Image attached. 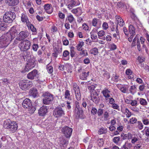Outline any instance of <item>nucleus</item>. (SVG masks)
I'll return each instance as SVG.
<instances>
[{
    "label": "nucleus",
    "mask_w": 149,
    "mask_h": 149,
    "mask_svg": "<svg viewBox=\"0 0 149 149\" xmlns=\"http://www.w3.org/2000/svg\"><path fill=\"white\" fill-rule=\"evenodd\" d=\"M109 27L108 23L106 22L103 23L102 25V29L104 30H107Z\"/></svg>",
    "instance_id": "5fc2aeb1"
},
{
    "label": "nucleus",
    "mask_w": 149,
    "mask_h": 149,
    "mask_svg": "<svg viewBox=\"0 0 149 149\" xmlns=\"http://www.w3.org/2000/svg\"><path fill=\"white\" fill-rule=\"evenodd\" d=\"M136 126L140 130H142L143 128V125L140 121H138L137 122Z\"/></svg>",
    "instance_id": "473e14b6"
},
{
    "label": "nucleus",
    "mask_w": 149,
    "mask_h": 149,
    "mask_svg": "<svg viewBox=\"0 0 149 149\" xmlns=\"http://www.w3.org/2000/svg\"><path fill=\"white\" fill-rule=\"evenodd\" d=\"M70 23H72L75 20V19L73 16L70 14L68 15L67 17Z\"/></svg>",
    "instance_id": "a19ab883"
},
{
    "label": "nucleus",
    "mask_w": 149,
    "mask_h": 149,
    "mask_svg": "<svg viewBox=\"0 0 149 149\" xmlns=\"http://www.w3.org/2000/svg\"><path fill=\"white\" fill-rule=\"evenodd\" d=\"M28 36V33L27 31H22L17 35L16 38L14 40L13 44L16 45L19 43V41H23Z\"/></svg>",
    "instance_id": "20e7f679"
},
{
    "label": "nucleus",
    "mask_w": 149,
    "mask_h": 149,
    "mask_svg": "<svg viewBox=\"0 0 149 149\" xmlns=\"http://www.w3.org/2000/svg\"><path fill=\"white\" fill-rule=\"evenodd\" d=\"M64 97L65 99L69 100L70 101H72L70 92L68 90H66L65 91L64 94Z\"/></svg>",
    "instance_id": "a878e982"
},
{
    "label": "nucleus",
    "mask_w": 149,
    "mask_h": 149,
    "mask_svg": "<svg viewBox=\"0 0 149 149\" xmlns=\"http://www.w3.org/2000/svg\"><path fill=\"white\" fill-rule=\"evenodd\" d=\"M137 60L138 61L139 63H138V64H139L140 63H141L143 62L144 61L145 58L143 56H139L137 59Z\"/></svg>",
    "instance_id": "3c124183"
},
{
    "label": "nucleus",
    "mask_w": 149,
    "mask_h": 149,
    "mask_svg": "<svg viewBox=\"0 0 149 149\" xmlns=\"http://www.w3.org/2000/svg\"><path fill=\"white\" fill-rule=\"evenodd\" d=\"M47 112V109L46 106H43L38 110V113L39 115L43 116L45 115Z\"/></svg>",
    "instance_id": "dca6fc26"
},
{
    "label": "nucleus",
    "mask_w": 149,
    "mask_h": 149,
    "mask_svg": "<svg viewBox=\"0 0 149 149\" xmlns=\"http://www.w3.org/2000/svg\"><path fill=\"white\" fill-rule=\"evenodd\" d=\"M139 139L137 135L134 134L132 139L131 142L132 143L134 144Z\"/></svg>",
    "instance_id": "2f4dec72"
},
{
    "label": "nucleus",
    "mask_w": 149,
    "mask_h": 149,
    "mask_svg": "<svg viewBox=\"0 0 149 149\" xmlns=\"http://www.w3.org/2000/svg\"><path fill=\"white\" fill-rule=\"evenodd\" d=\"M142 121L143 124L145 125H147L149 124V120L147 118H143L142 120Z\"/></svg>",
    "instance_id": "bf43d9fd"
},
{
    "label": "nucleus",
    "mask_w": 149,
    "mask_h": 149,
    "mask_svg": "<svg viewBox=\"0 0 149 149\" xmlns=\"http://www.w3.org/2000/svg\"><path fill=\"white\" fill-rule=\"evenodd\" d=\"M120 137L116 136L113 138V141L115 144H117L120 141Z\"/></svg>",
    "instance_id": "37998d69"
},
{
    "label": "nucleus",
    "mask_w": 149,
    "mask_h": 149,
    "mask_svg": "<svg viewBox=\"0 0 149 149\" xmlns=\"http://www.w3.org/2000/svg\"><path fill=\"white\" fill-rule=\"evenodd\" d=\"M103 110L102 109L100 108L97 111V113L99 116H101L103 113Z\"/></svg>",
    "instance_id": "774afa93"
},
{
    "label": "nucleus",
    "mask_w": 149,
    "mask_h": 149,
    "mask_svg": "<svg viewBox=\"0 0 149 149\" xmlns=\"http://www.w3.org/2000/svg\"><path fill=\"white\" fill-rule=\"evenodd\" d=\"M139 101L140 104L143 106H146L147 104V102L146 100L143 98H140Z\"/></svg>",
    "instance_id": "c9c22d12"
},
{
    "label": "nucleus",
    "mask_w": 149,
    "mask_h": 149,
    "mask_svg": "<svg viewBox=\"0 0 149 149\" xmlns=\"http://www.w3.org/2000/svg\"><path fill=\"white\" fill-rule=\"evenodd\" d=\"M92 25L96 28L99 29L101 24V22L96 18L93 19L92 21Z\"/></svg>",
    "instance_id": "4468645a"
},
{
    "label": "nucleus",
    "mask_w": 149,
    "mask_h": 149,
    "mask_svg": "<svg viewBox=\"0 0 149 149\" xmlns=\"http://www.w3.org/2000/svg\"><path fill=\"white\" fill-rule=\"evenodd\" d=\"M44 8L46 12L48 14H51L53 12L52 5L50 4H46L44 6Z\"/></svg>",
    "instance_id": "f3484780"
},
{
    "label": "nucleus",
    "mask_w": 149,
    "mask_h": 149,
    "mask_svg": "<svg viewBox=\"0 0 149 149\" xmlns=\"http://www.w3.org/2000/svg\"><path fill=\"white\" fill-rule=\"evenodd\" d=\"M69 52L67 50L64 51L63 53V56L65 60H68L69 59Z\"/></svg>",
    "instance_id": "cd10ccee"
},
{
    "label": "nucleus",
    "mask_w": 149,
    "mask_h": 149,
    "mask_svg": "<svg viewBox=\"0 0 149 149\" xmlns=\"http://www.w3.org/2000/svg\"><path fill=\"white\" fill-rule=\"evenodd\" d=\"M95 88V86L94 85H91L90 86H88V89L90 91L91 93H92L94 92V91H95L94 90Z\"/></svg>",
    "instance_id": "864d4df0"
},
{
    "label": "nucleus",
    "mask_w": 149,
    "mask_h": 149,
    "mask_svg": "<svg viewBox=\"0 0 149 149\" xmlns=\"http://www.w3.org/2000/svg\"><path fill=\"white\" fill-rule=\"evenodd\" d=\"M60 140V143L63 145L67 144L68 143V141L64 139L63 138H61Z\"/></svg>",
    "instance_id": "09e8293b"
},
{
    "label": "nucleus",
    "mask_w": 149,
    "mask_h": 149,
    "mask_svg": "<svg viewBox=\"0 0 149 149\" xmlns=\"http://www.w3.org/2000/svg\"><path fill=\"white\" fill-rule=\"evenodd\" d=\"M62 132L67 138H70L72 134V129L68 126L62 128L61 130Z\"/></svg>",
    "instance_id": "9d476101"
},
{
    "label": "nucleus",
    "mask_w": 149,
    "mask_h": 149,
    "mask_svg": "<svg viewBox=\"0 0 149 149\" xmlns=\"http://www.w3.org/2000/svg\"><path fill=\"white\" fill-rule=\"evenodd\" d=\"M98 38L99 39L102 38V37L105 34V32L104 31L101 30L97 33Z\"/></svg>",
    "instance_id": "c03bdc74"
},
{
    "label": "nucleus",
    "mask_w": 149,
    "mask_h": 149,
    "mask_svg": "<svg viewBox=\"0 0 149 149\" xmlns=\"http://www.w3.org/2000/svg\"><path fill=\"white\" fill-rule=\"evenodd\" d=\"M29 29H30L32 32V34L33 35H36L37 31L36 29L34 26L32 24L31 22L27 25Z\"/></svg>",
    "instance_id": "aec40b11"
},
{
    "label": "nucleus",
    "mask_w": 149,
    "mask_h": 149,
    "mask_svg": "<svg viewBox=\"0 0 149 149\" xmlns=\"http://www.w3.org/2000/svg\"><path fill=\"white\" fill-rule=\"evenodd\" d=\"M2 81L3 84L5 86H7L8 85L9 83L8 80L7 79H3L1 80Z\"/></svg>",
    "instance_id": "49530a36"
},
{
    "label": "nucleus",
    "mask_w": 149,
    "mask_h": 149,
    "mask_svg": "<svg viewBox=\"0 0 149 149\" xmlns=\"http://www.w3.org/2000/svg\"><path fill=\"white\" fill-rule=\"evenodd\" d=\"M129 30L130 34L132 35H135L134 28L132 25H130L129 26Z\"/></svg>",
    "instance_id": "c756f323"
},
{
    "label": "nucleus",
    "mask_w": 149,
    "mask_h": 149,
    "mask_svg": "<svg viewBox=\"0 0 149 149\" xmlns=\"http://www.w3.org/2000/svg\"><path fill=\"white\" fill-rule=\"evenodd\" d=\"M44 98L43 99V103L45 104H49L52 103L54 100V95L47 92L43 94Z\"/></svg>",
    "instance_id": "0eeeda50"
},
{
    "label": "nucleus",
    "mask_w": 149,
    "mask_h": 149,
    "mask_svg": "<svg viewBox=\"0 0 149 149\" xmlns=\"http://www.w3.org/2000/svg\"><path fill=\"white\" fill-rule=\"evenodd\" d=\"M110 49L111 50H114L117 48V46L114 43L111 44L109 45Z\"/></svg>",
    "instance_id": "6e6d98bb"
},
{
    "label": "nucleus",
    "mask_w": 149,
    "mask_h": 149,
    "mask_svg": "<svg viewBox=\"0 0 149 149\" xmlns=\"http://www.w3.org/2000/svg\"><path fill=\"white\" fill-rule=\"evenodd\" d=\"M26 54L23 56L24 58L27 61L30 62V60L32 56V53L31 52L27 51L26 52Z\"/></svg>",
    "instance_id": "412c9836"
},
{
    "label": "nucleus",
    "mask_w": 149,
    "mask_h": 149,
    "mask_svg": "<svg viewBox=\"0 0 149 149\" xmlns=\"http://www.w3.org/2000/svg\"><path fill=\"white\" fill-rule=\"evenodd\" d=\"M116 19L118 23L120 26H122L125 24V22L123 20L121 17L119 16H116Z\"/></svg>",
    "instance_id": "b1692460"
},
{
    "label": "nucleus",
    "mask_w": 149,
    "mask_h": 149,
    "mask_svg": "<svg viewBox=\"0 0 149 149\" xmlns=\"http://www.w3.org/2000/svg\"><path fill=\"white\" fill-rule=\"evenodd\" d=\"M139 42H140L137 36H136L134 37L132 40V46H135L136 45V44H137V43Z\"/></svg>",
    "instance_id": "7c9ffc66"
},
{
    "label": "nucleus",
    "mask_w": 149,
    "mask_h": 149,
    "mask_svg": "<svg viewBox=\"0 0 149 149\" xmlns=\"http://www.w3.org/2000/svg\"><path fill=\"white\" fill-rule=\"evenodd\" d=\"M3 126L5 128L7 129L12 133L15 132L17 130L18 125L15 122H8L7 120L4 121Z\"/></svg>",
    "instance_id": "f257e3e1"
},
{
    "label": "nucleus",
    "mask_w": 149,
    "mask_h": 149,
    "mask_svg": "<svg viewBox=\"0 0 149 149\" xmlns=\"http://www.w3.org/2000/svg\"><path fill=\"white\" fill-rule=\"evenodd\" d=\"M73 89L75 92H78L80 91L79 87L78 85L76 83H74L73 84Z\"/></svg>",
    "instance_id": "79ce46f5"
},
{
    "label": "nucleus",
    "mask_w": 149,
    "mask_h": 149,
    "mask_svg": "<svg viewBox=\"0 0 149 149\" xmlns=\"http://www.w3.org/2000/svg\"><path fill=\"white\" fill-rule=\"evenodd\" d=\"M3 34L0 37V48H3L6 47L10 44L11 41L8 38L10 35Z\"/></svg>",
    "instance_id": "f03ea898"
},
{
    "label": "nucleus",
    "mask_w": 149,
    "mask_h": 149,
    "mask_svg": "<svg viewBox=\"0 0 149 149\" xmlns=\"http://www.w3.org/2000/svg\"><path fill=\"white\" fill-rule=\"evenodd\" d=\"M15 17V13L9 11L6 12L3 16L4 22L8 23L12 22Z\"/></svg>",
    "instance_id": "423d86ee"
},
{
    "label": "nucleus",
    "mask_w": 149,
    "mask_h": 149,
    "mask_svg": "<svg viewBox=\"0 0 149 149\" xmlns=\"http://www.w3.org/2000/svg\"><path fill=\"white\" fill-rule=\"evenodd\" d=\"M6 34L7 35H8V34L10 35V36L8 37V38L10 39V40L11 41L13 39L15 38L16 36H17V32L15 27L13 26L11 28L10 32L7 33Z\"/></svg>",
    "instance_id": "1a4fd4ad"
},
{
    "label": "nucleus",
    "mask_w": 149,
    "mask_h": 149,
    "mask_svg": "<svg viewBox=\"0 0 149 149\" xmlns=\"http://www.w3.org/2000/svg\"><path fill=\"white\" fill-rule=\"evenodd\" d=\"M90 51L91 54H93L95 55H97L98 53V49L96 47L92 48Z\"/></svg>",
    "instance_id": "e433bc0d"
},
{
    "label": "nucleus",
    "mask_w": 149,
    "mask_h": 149,
    "mask_svg": "<svg viewBox=\"0 0 149 149\" xmlns=\"http://www.w3.org/2000/svg\"><path fill=\"white\" fill-rule=\"evenodd\" d=\"M58 16L60 19L64 20L65 18V15L61 11H59L58 13Z\"/></svg>",
    "instance_id": "58836bf2"
},
{
    "label": "nucleus",
    "mask_w": 149,
    "mask_h": 149,
    "mask_svg": "<svg viewBox=\"0 0 149 149\" xmlns=\"http://www.w3.org/2000/svg\"><path fill=\"white\" fill-rule=\"evenodd\" d=\"M75 94L76 98L77 100L79 101L81 99V95L80 94V91H78V92H75Z\"/></svg>",
    "instance_id": "8fccbe9b"
},
{
    "label": "nucleus",
    "mask_w": 149,
    "mask_h": 149,
    "mask_svg": "<svg viewBox=\"0 0 149 149\" xmlns=\"http://www.w3.org/2000/svg\"><path fill=\"white\" fill-rule=\"evenodd\" d=\"M71 12L74 14L78 13V14L81 15L82 13L81 9L79 8H78L77 9H73L72 10Z\"/></svg>",
    "instance_id": "f704fd0d"
},
{
    "label": "nucleus",
    "mask_w": 149,
    "mask_h": 149,
    "mask_svg": "<svg viewBox=\"0 0 149 149\" xmlns=\"http://www.w3.org/2000/svg\"><path fill=\"white\" fill-rule=\"evenodd\" d=\"M89 71L87 72L83 71L80 75V79L83 80L86 79L87 77L89 75Z\"/></svg>",
    "instance_id": "393cba45"
},
{
    "label": "nucleus",
    "mask_w": 149,
    "mask_h": 149,
    "mask_svg": "<svg viewBox=\"0 0 149 149\" xmlns=\"http://www.w3.org/2000/svg\"><path fill=\"white\" fill-rule=\"evenodd\" d=\"M30 69L31 68L29 67V66L28 65L25 66L24 69L22 71V72L25 73L26 72H28Z\"/></svg>",
    "instance_id": "13d9d810"
},
{
    "label": "nucleus",
    "mask_w": 149,
    "mask_h": 149,
    "mask_svg": "<svg viewBox=\"0 0 149 149\" xmlns=\"http://www.w3.org/2000/svg\"><path fill=\"white\" fill-rule=\"evenodd\" d=\"M137 121V119L135 117L132 118L130 120V123L134 124L136 123Z\"/></svg>",
    "instance_id": "4d7b16f0"
},
{
    "label": "nucleus",
    "mask_w": 149,
    "mask_h": 149,
    "mask_svg": "<svg viewBox=\"0 0 149 149\" xmlns=\"http://www.w3.org/2000/svg\"><path fill=\"white\" fill-rule=\"evenodd\" d=\"M136 87L135 85H133L131 86L129 89L130 91V93L133 94H134V93L133 92V90H134L136 89Z\"/></svg>",
    "instance_id": "e2e57ef3"
},
{
    "label": "nucleus",
    "mask_w": 149,
    "mask_h": 149,
    "mask_svg": "<svg viewBox=\"0 0 149 149\" xmlns=\"http://www.w3.org/2000/svg\"><path fill=\"white\" fill-rule=\"evenodd\" d=\"M80 4V2L79 0H71L70 3L68 6V8L70 9L73 7L78 6Z\"/></svg>",
    "instance_id": "2eb2a0df"
},
{
    "label": "nucleus",
    "mask_w": 149,
    "mask_h": 149,
    "mask_svg": "<svg viewBox=\"0 0 149 149\" xmlns=\"http://www.w3.org/2000/svg\"><path fill=\"white\" fill-rule=\"evenodd\" d=\"M130 104L132 106H136L137 104V101L135 100H131Z\"/></svg>",
    "instance_id": "0e129e2a"
},
{
    "label": "nucleus",
    "mask_w": 149,
    "mask_h": 149,
    "mask_svg": "<svg viewBox=\"0 0 149 149\" xmlns=\"http://www.w3.org/2000/svg\"><path fill=\"white\" fill-rule=\"evenodd\" d=\"M32 49L35 52H36L38 48V45L37 44H33L32 45Z\"/></svg>",
    "instance_id": "680f3d73"
},
{
    "label": "nucleus",
    "mask_w": 149,
    "mask_h": 149,
    "mask_svg": "<svg viewBox=\"0 0 149 149\" xmlns=\"http://www.w3.org/2000/svg\"><path fill=\"white\" fill-rule=\"evenodd\" d=\"M107 132V128H102L99 130L98 132V134H101L105 133Z\"/></svg>",
    "instance_id": "ea45409f"
},
{
    "label": "nucleus",
    "mask_w": 149,
    "mask_h": 149,
    "mask_svg": "<svg viewBox=\"0 0 149 149\" xmlns=\"http://www.w3.org/2000/svg\"><path fill=\"white\" fill-rule=\"evenodd\" d=\"M126 113V117L127 118H129L131 115V112L129 110L127 109H126V110L125 111V113Z\"/></svg>",
    "instance_id": "052dcab7"
},
{
    "label": "nucleus",
    "mask_w": 149,
    "mask_h": 149,
    "mask_svg": "<svg viewBox=\"0 0 149 149\" xmlns=\"http://www.w3.org/2000/svg\"><path fill=\"white\" fill-rule=\"evenodd\" d=\"M19 3V0H7V3L9 6L16 5Z\"/></svg>",
    "instance_id": "6ab92c4d"
},
{
    "label": "nucleus",
    "mask_w": 149,
    "mask_h": 149,
    "mask_svg": "<svg viewBox=\"0 0 149 149\" xmlns=\"http://www.w3.org/2000/svg\"><path fill=\"white\" fill-rule=\"evenodd\" d=\"M67 68V70L68 73H71L72 72V67L70 65H68Z\"/></svg>",
    "instance_id": "69168bd1"
},
{
    "label": "nucleus",
    "mask_w": 149,
    "mask_h": 149,
    "mask_svg": "<svg viewBox=\"0 0 149 149\" xmlns=\"http://www.w3.org/2000/svg\"><path fill=\"white\" fill-rule=\"evenodd\" d=\"M97 143L98 146L101 147L103 145L104 142L103 139H99L97 140Z\"/></svg>",
    "instance_id": "de8ad7c7"
},
{
    "label": "nucleus",
    "mask_w": 149,
    "mask_h": 149,
    "mask_svg": "<svg viewBox=\"0 0 149 149\" xmlns=\"http://www.w3.org/2000/svg\"><path fill=\"white\" fill-rule=\"evenodd\" d=\"M65 114L64 111L61 107L56 108L54 111L53 115L56 117H61Z\"/></svg>",
    "instance_id": "9b49d317"
},
{
    "label": "nucleus",
    "mask_w": 149,
    "mask_h": 149,
    "mask_svg": "<svg viewBox=\"0 0 149 149\" xmlns=\"http://www.w3.org/2000/svg\"><path fill=\"white\" fill-rule=\"evenodd\" d=\"M21 20L23 22L26 23V25L30 22L29 21L27 15L23 13L21 14Z\"/></svg>",
    "instance_id": "a211bd4d"
},
{
    "label": "nucleus",
    "mask_w": 149,
    "mask_h": 149,
    "mask_svg": "<svg viewBox=\"0 0 149 149\" xmlns=\"http://www.w3.org/2000/svg\"><path fill=\"white\" fill-rule=\"evenodd\" d=\"M91 100L95 103H97L100 101V98L98 96V94L96 91L91 93Z\"/></svg>",
    "instance_id": "ddd939ff"
},
{
    "label": "nucleus",
    "mask_w": 149,
    "mask_h": 149,
    "mask_svg": "<svg viewBox=\"0 0 149 149\" xmlns=\"http://www.w3.org/2000/svg\"><path fill=\"white\" fill-rule=\"evenodd\" d=\"M30 42L27 40L21 41L18 44V47L22 52H26L30 48Z\"/></svg>",
    "instance_id": "39448f33"
},
{
    "label": "nucleus",
    "mask_w": 149,
    "mask_h": 149,
    "mask_svg": "<svg viewBox=\"0 0 149 149\" xmlns=\"http://www.w3.org/2000/svg\"><path fill=\"white\" fill-rule=\"evenodd\" d=\"M84 42L83 41H79L78 44L77 45V49L80 51L82 50V47L84 45Z\"/></svg>",
    "instance_id": "72a5a7b5"
},
{
    "label": "nucleus",
    "mask_w": 149,
    "mask_h": 149,
    "mask_svg": "<svg viewBox=\"0 0 149 149\" xmlns=\"http://www.w3.org/2000/svg\"><path fill=\"white\" fill-rule=\"evenodd\" d=\"M29 94L30 96L34 97H36L38 95V92L37 89L36 88L31 89L29 91Z\"/></svg>",
    "instance_id": "4be33fe9"
},
{
    "label": "nucleus",
    "mask_w": 149,
    "mask_h": 149,
    "mask_svg": "<svg viewBox=\"0 0 149 149\" xmlns=\"http://www.w3.org/2000/svg\"><path fill=\"white\" fill-rule=\"evenodd\" d=\"M83 29L85 31H88L89 30V27L88 25L84 23L82 25Z\"/></svg>",
    "instance_id": "338daca9"
},
{
    "label": "nucleus",
    "mask_w": 149,
    "mask_h": 149,
    "mask_svg": "<svg viewBox=\"0 0 149 149\" xmlns=\"http://www.w3.org/2000/svg\"><path fill=\"white\" fill-rule=\"evenodd\" d=\"M117 87L123 93H126L127 90H128V88L126 87L125 85H121V84H118L117 85Z\"/></svg>",
    "instance_id": "5701e85b"
},
{
    "label": "nucleus",
    "mask_w": 149,
    "mask_h": 149,
    "mask_svg": "<svg viewBox=\"0 0 149 149\" xmlns=\"http://www.w3.org/2000/svg\"><path fill=\"white\" fill-rule=\"evenodd\" d=\"M110 93V91L107 89L103 90L102 91L103 96L106 98L110 97V95L109 94Z\"/></svg>",
    "instance_id": "bb28decb"
},
{
    "label": "nucleus",
    "mask_w": 149,
    "mask_h": 149,
    "mask_svg": "<svg viewBox=\"0 0 149 149\" xmlns=\"http://www.w3.org/2000/svg\"><path fill=\"white\" fill-rule=\"evenodd\" d=\"M76 108L75 109V113H77V115L78 116H79L80 112L79 111V110L78 108H79V103L77 101L75 102Z\"/></svg>",
    "instance_id": "4c0bfd02"
},
{
    "label": "nucleus",
    "mask_w": 149,
    "mask_h": 149,
    "mask_svg": "<svg viewBox=\"0 0 149 149\" xmlns=\"http://www.w3.org/2000/svg\"><path fill=\"white\" fill-rule=\"evenodd\" d=\"M32 85V81L26 80H23L20 81L19 85L20 88L23 90L28 89Z\"/></svg>",
    "instance_id": "6e6552de"
},
{
    "label": "nucleus",
    "mask_w": 149,
    "mask_h": 149,
    "mask_svg": "<svg viewBox=\"0 0 149 149\" xmlns=\"http://www.w3.org/2000/svg\"><path fill=\"white\" fill-rule=\"evenodd\" d=\"M81 51L80 52V55L81 56H84L88 55V53L86 50H80Z\"/></svg>",
    "instance_id": "603ef678"
},
{
    "label": "nucleus",
    "mask_w": 149,
    "mask_h": 149,
    "mask_svg": "<svg viewBox=\"0 0 149 149\" xmlns=\"http://www.w3.org/2000/svg\"><path fill=\"white\" fill-rule=\"evenodd\" d=\"M22 106L25 109H29L30 113H33L36 110V108L32 106L31 101L29 99H26L23 101Z\"/></svg>",
    "instance_id": "7ed1b4c3"
},
{
    "label": "nucleus",
    "mask_w": 149,
    "mask_h": 149,
    "mask_svg": "<svg viewBox=\"0 0 149 149\" xmlns=\"http://www.w3.org/2000/svg\"><path fill=\"white\" fill-rule=\"evenodd\" d=\"M38 75L37 70L34 69L27 74V77L28 79L32 80L35 77H38Z\"/></svg>",
    "instance_id": "f8f14e48"
},
{
    "label": "nucleus",
    "mask_w": 149,
    "mask_h": 149,
    "mask_svg": "<svg viewBox=\"0 0 149 149\" xmlns=\"http://www.w3.org/2000/svg\"><path fill=\"white\" fill-rule=\"evenodd\" d=\"M6 26L3 22L0 21V29L2 31L5 30Z\"/></svg>",
    "instance_id": "a18cd8bd"
},
{
    "label": "nucleus",
    "mask_w": 149,
    "mask_h": 149,
    "mask_svg": "<svg viewBox=\"0 0 149 149\" xmlns=\"http://www.w3.org/2000/svg\"><path fill=\"white\" fill-rule=\"evenodd\" d=\"M132 147L131 143H125L122 147V149H131Z\"/></svg>",
    "instance_id": "c85d7f7f"
}]
</instances>
